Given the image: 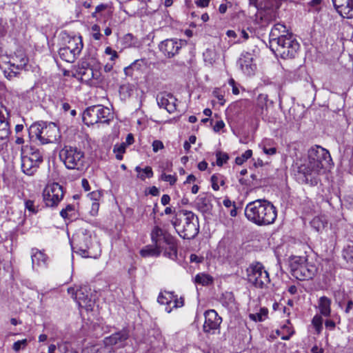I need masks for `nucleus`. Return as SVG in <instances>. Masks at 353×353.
<instances>
[{"label": "nucleus", "instance_id": "obj_51", "mask_svg": "<svg viewBox=\"0 0 353 353\" xmlns=\"http://www.w3.org/2000/svg\"><path fill=\"white\" fill-rule=\"evenodd\" d=\"M160 179L168 182L170 185H173L176 181V176L175 175L166 174L163 172L161 175Z\"/></svg>", "mask_w": 353, "mask_h": 353}, {"label": "nucleus", "instance_id": "obj_7", "mask_svg": "<svg viewBox=\"0 0 353 353\" xmlns=\"http://www.w3.org/2000/svg\"><path fill=\"white\" fill-rule=\"evenodd\" d=\"M181 213L185 216L183 229L181 230L178 229L179 225L176 221H172V225L181 237L184 239H192L198 234L199 231V218L192 211L183 210Z\"/></svg>", "mask_w": 353, "mask_h": 353}, {"label": "nucleus", "instance_id": "obj_41", "mask_svg": "<svg viewBox=\"0 0 353 353\" xmlns=\"http://www.w3.org/2000/svg\"><path fill=\"white\" fill-rule=\"evenodd\" d=\"M75 209L73 205H68L65 208L62 209L60 212V215L63 219H71L74 216Z\"/></svg>", "mask_w": 353, "mask_h": 353}, {"label": "nucleus", "instance_id": "obj_14", "mask_svg": "<svg viewBox=\"0 0 353 353\" xmlns=\"http://www.w3.org/2000/svg\"><path fill=\"white\" fill-rule=\"evenodd\" d=\"M28 59L23 53L13 57L7 63L8 68L4 70L5 77L10 80L17 77L19 70L23 69L26 65Z\"/></svg>", "mask_w": 353, "mask_h": 353}, {"label": "nucleus", "instance_id": "obj_44", "mask_svg": "<svg viewBox=\"0 0 353 353\" xmlns=\"http://www.w3.org/2000/svg\"><path fill=\"white\" fill-rule=\"evenodd\" d=\"M270 141H264L260 144V147L262 148L263 151L268 155H272L276 154V149L274 147H268L270 144Z\"/></svg>", "mask_w": 353, "mask_h": 353}, {"label": "nucleus", "instance_id": "obj_5", "mask_svg": "<svg viewBox=\"0 0 353 353\" xmlns=\"http://www.w3.org/2000/svg\"><path fill=\"white\" fill-rule=\"evenodd\" d=\"M59 157L68 170L81 171L85 167L84 152L76 147L64 146L59 152Z\"/></svg>", "mask_w": 353, "mask_h": 353}, {"label": "nucleus", "instance_id": "obj_38", "mask_svg": "<svg viewBox=\"0 0 353 353\" xmlns=\"http://www.w3.org/2000/svg\"><path fill=\"white\" fill-rule=\"evenodd\" d=\"M212 188L214 190H219V185H225V177L220 174H214L211 176Z\"/></svg>", "mask_w": 353, "mask_h": 353}, {"label": "nucleus", "instance_id": "obj_17", "mask_svg": "<svg viewBox=\"0 0 353 353\" xmlns=\"http://www.w3.org/2000/svg\"><path fill=\"white\" fill-rule=\"evenodd\" d=\"M182 47V41L176 39H165L159 46L160 51L167 57L171 58L178 54Z\"/></svg>", "mask_w": 353, "mask_h": 353}, {"label": "nucleus", "instance_id": "obj_33", "mask_svg": "<svg viewBox=\"0 0 353 353\" xmlns=\"http://www.w3.org/2000/svg\"><path fill=\"white\" fill-rule=\"evenodd\" d=\"M59 55L60 58L66 62L73 63L77 59L79 55L75 54V52L72 50L68 49L66 47L63 46L59 50Z\"/></svg>", "mask_w": 353, "mask_h": 353}, {"label": "nucleus", "instance_id": "obj_25", "mask_svg": "<svg viewBox=\"0 0 353 353\" xmlns=\"http://www.w3.org/2000/svg\"><path fill=\"white\" fill-rule=\"evenodd\" d=\"M112 14L111 6L108 3H101L95 8L94 12L92 13V17L97 21H105L111 17Z\"/></svg>", "mask_w": 353, "mask_h": 353}, {"label": "nucleus", "instance_id": "obj_56", "mask_svg": "<svg viewBox=\"0 0 353 353\" xmlns=\"http://www.w3.org/2000/svg\"><path fill=\"white\" fill-rule=\"evenodd\" d=\"M105 53L110 56V60L111 61H114L119 57L117 52L113 50L111 47H107L105 49Z\"/></svg>", "mask_w": 353, "mask_h": 353}, {"label": "nucleus", "instance_id": "obj_30", "mask_svg": "<svg viewBox=\"0 0 353 353\" xmlns=\"http://www.w3.org/2000/svg\"><path fill=\"white\" fill-rule=\"evenodd\" d=\"M332 301L327 296H321L319 300V309L322 316H330L331 313Z\"/></svg>", "mask_w": 353, "mask_h": 353}, {"label": "nucleus", "instance_id": "obj_18", "mask_svg": "<svg viewBox=\"0 0 353 353\" xmlns=\"http://www.w3.org/2000/svg\"><path fill=\"white\" fill-rule=\"evenodd\" d=\"M146 68L147 61L145 59H137L124 68V73L126 76L137 79L144 72Z\"/></svg>", "mask_w": 353, "mask_h": 353}, {"label": "nucleus", "instance_id": "obj_37", "mask_svg": "<svg viewBox=\"0 0 353 353\" xmlns=\"http://www.w3.org/2000/svg\"><path fill=\"white\" fill-rule=\"evenodd\" d=\"M168 248H164V256L168 257L172 260H174L177 257V246L175 239L172 241V244H166Z\"/></svg>", "mask_w": 353, "mask_h": 353}, {"label": "nucleus", "instance_id": "obj_64", "mask_svg": "<svg viewBox=\"0 0 353 353\" xmlns=\"http://www.w3.org/2000/svg\"><path fill=\"white\" fill-rule=\"evenodd\" d=\"M225 127V123L222 120L218 121L216 122L214 126V130L215 132H219L221 129H223Z\"/></svg>", "mask_w": 353, "mask_h": 353}, {"label": "nucleus", "instance_id": "obj_28", "mask_svg": "<svg viewBox=\"0 0 353 353\" xmlns=\"http://www.w3.org/2000/svg\"><path fill=\"white\" fill-rule=\"evenodd\" d=\"M269 104H272V101L269 100L267 94H259L256 99V112L259 114L263 115L267 112Z\"/></svg>", "mask_w": 353, "mask_h": 353}, {"label": "nucleus", "instance_id": "obj_15", "mask_svg": "<svg viewBox=\"0 0 353 353\" xmlns=\"http://www.w3.org/2000/svg\"><path fill=\"white\" fill-rule=\"evenodd\" d=\"M150 236L154 245L157 248H161L162 249H164L163 243L172 245V241L175 239L167 231L157 225L153 228Z\"/></svg>", "mask_w": 353, "mask_h": 353}, {"label": "nucleus", "instance_id": "obj_6", "mask_svg": "<svg viewBox=\"0 0 353 353\" xmlns=\"http://www.w3.org/2000/svg\"><path fill=\"white\" fill-rule=\"evenodd\" d=\"M247 279L257 288H264L270 283L269 273L259 262L251 263L246 269Z\"/></svg>", "mask_w": 353, "mask_h": 353}, {"label": "nucleus", "instance_id": "obj_3", "mask_svg": "<svg viewBox=\"0 0 353 353\" xmlns=\"http://www.w3.org/2000/svg\"><path fill=\"white\" fill-rule=\"evenodd\" d=\"M29 134L35 137L43 145L56 143L61 138L59 128L52 122L33 123L29 128Z\"/></svg>", "mask_w": 353, "mask_h": 353}, {"label": "nucleus", "instance_id": "obj_50", "mask_svg": "<svg viewBox=\"0 0 353 353\" xmlns=\"http://www.w3.org/2000/svg\"><path fill=\"white\" fill-rule=\"evenodd\" d=\"M124 46L127 47H132L135 46L134 37L132 34H126L123 38Z\"/></svg>", "mask_w": 353, "mask_h": 353}, {"label": "nucleus", "instance_id": "obj_60", "mask_svg": "<svg viewBox=\"0 0 353 353\" xmlns=\"http://www.w3.org/2000/svg\"><path fill=\"white\" fill-rule=\"evenodd\" d=\"M312 224L317 229V230H319L321 228L324 227V223L321 221L319 218H314L312 221Z\"/></svg>", "mask_w": 353, "mask_h": 353}, {"label": "nucleus", "instance_id": "obj_8", "mask_svg": "<svg viewBox=\"0 0 353 353\" xmlns=\"http://www.w3.org/2000/svg\"><path fill=\"white\" fill-rule=\"evenodd\" d=\"M68 292L74 296V298L79 307L84 308L87 311H91L95 303L91 288L88 285L81 286L76 291L74 288H68Z\"/></svg>", "mask_w": 353, "mask_h": 353}, {"label": "nucleus", "instance_id": "obj_2", "mask_svg": "<svg viewBox=\"0 0 353 353\" xmlns=\"http://www.w3.org/2000/svg\"><path fill=\"white\" fill-rule=\"evenodd\" d=\"M245 215L257 225H268L274 223L277 211L274 205L265 199H256L247 204Z\"/></svg>", "mask_w": 353, "mask_h": 353}, {"label": "nucleus", "instance_id": "obj_29", "mask_svg": "<svg viewBox=\"0 0 353 353\" xmlns=\"http://www.w3.org/2000/svg\"><path fill=\"white\" fill-rule=\"evenodd\" d=\"M83 121L87 125H92L99 123L94 105L85 109L83 114Z\"/></svg>", "mask_w": 353, "mask_h": 353}, {"label": "nucleus", "instance_id": "obj_47", "mask_svg": "<svg viewBox=\"0 0 353 353\" xmlns=\"http://www.w3.org/2000/svg\"><path fill=\"white\" fill-rule=\"evenodd\" d=\"M285 35H279L275 30H271L270 33V43L271 46H277L279 39L284 38Z\"/></svg>", "mask_w": 353, "mask_h": 353}, {"label": "nucleus", "instance_id": "obj_22", "mask_svg": "<svg viewBox=\"0 0 353 353\" xmlns=\"http://www.w3.org/2000/svg\"><path fill=\"white\" fill-rule=\"evenodd\" d=\"M129 338V332L126 329H123L118 332L112 334L109 337H106L105 339V344L110 345H117L122 347L125 343V341Z\"/></svg>", "mask_w": 353, "mask_h": 353}, {"label": "nucleus", "instance_id": "obj_21", "mask_svg": "<svg viewBox=\"0 0 353 353\" xmlns=\"http://www.w3.org/2000/svg\"><path fill=\"white\" fill-rule=\"evenodd\" d=\"M212 196L205 193L199 194L195 200V208L203 214H210L212 210Z\"/></svg>", "mask_w": 353, "mask_h": 353}, {"label": "nucleus", "instance_id": "obj_10", "mask_svg": "<svg viewBox=\"0 0 353 353\" xmlns=\"http://www.w3.org/2000/svg\"><path fill=\"white\" fill-rule=\"evenodd\" d=\"M43 162V154L38 149L30 148L28 154L21 156V169L28 176L33 175Z\"/></svg>", "mask_w": 353, "mask_h": 353}, {"label": "nucleus", "instance_id": "obj_35", "mask_svg": "<svg viewBox=\"0 0 353 353\" xmlns=\"http://www.w3.org/2000/svg\"><path fill=\"white\" fill-rule=\"evenodd\" d=\"M163 250V249L161 248H157L156 245L154 247L146 246L145 248L141 250L140 254L143 257L158 256L160 255Z\"/></svg>", "mask_w": 353, "mask_h": 353}, {"label": "nucleus", "instance_id": "obj_59", "mask_svg": "<svg viewBox=\"0 0 353 353\" xmlns=\"http://www.w3.org/2000/svg\"><path fill=\"white\" fill-rule=\"evenodd\" d=\"M152 146L154 152H157L159 150L164 148L163 142L160 140H154L152 142Z\"/></svg>", "mask_w": 353, "mask_h": 353}, {"label": "nucleus", "instance_id": "obj_43", "mask_svg": "<svg viewBox=\"0 0 353 353\" xmlns=\"http://www.w3.org/2000/svg\"><path fill=\"white\" fill-rule=\"evenodd\" d=\"M343 257L347 263H353V245H347L344 248Z\"/></svg>", "mask_w": 353, "mask_h": 353}, {"label": "nucleus", "instance_id": "obj_46", "mask_svg": "<svg viewBox=\"0 0 353 353\" xmlns=\"http://www.w3.org/2000/svg\"><path fill=\"white\" fill-rule=\"evenodd\" d=\"M126 145L124 143L121 144H117L114 145L113 151L116 154V158L119 160H121L123 159V154L125 151Z\"/></svg>", "mask_w": 353, "mask_h": 353}, {"label": "nucleus", "instance_id": "obj_62", "mask_svg": "<svg viewBox=\"0 0 353 353\" xmlns=\"http://www.w3.org/2000/svg\"><path fill=\"white\" fill-rule=\"evenodd\" d=\"M99 208V203L97 201H93L92 203V208L90 210V213L92 215H96L98 212Z\"/></svg>", "mask_w": 353, "mask_h": 353}, {"label": "nucleus", "instance_id": "obj_24", "mask_svg": "<svg viewBox=\"0 0 353 353\" xmlns=\"http://www.w3.org/2000/svg\"><path fill=\"white\" fill-rule=\"evenodd\" d=\"M74 241L77 242V245L80 246L83 250V254L88 252L91 241V234L87 230H81L75 236Z\"/></svg>", "mask_w": 353, "mask_h": 353}, {"label": "nucleus", "instance_id": "obj_57", "mask_svg": "<svg viewBox=\"0 0 353 353\" xmlns=\"http://www.w3.org/2000/svg\"><path fill=\"white\" fill-rule=\"evenodd\" d=\"M272 29L275 30L279 35H283V34L287 32L285 26L282 23L275 24Z\"/></svg>", "mask_w": 353, "mask_h": 353}, {"label": "nucleus", "instance_id": "obj_54", "mask_svg": "<svg viewBox=\"0 0 353 353\" xmlns=\"http://www.w3.org/2000/svg\"><path fill=\"white\" fill-rule=\"evenodd\" d=\"M92 32V37L94 40L99 41L101 39L102 34L100 32V27L97 24H94L91 28Z\"/></svg>", "mask_w": 353, "mask_h": 353}, {"label": "nucleus", "instance_id": "obj_52", "mask_svg": "<svg viewBox=\"0 0 353 353\" xmlns=\"http://www.w3.org/2000/svg\"><path fill=\"white\" fill-rule=\"evenodd\" d=\"M25 208L32 214H37L38 212V207L34 205V202L32 200L25 201Z\"/></svg>", "mask_w": 353, "mask_h": 353}, {"label": "nucleus", "instance_id": "obj_16", "mask_svg": "<svg viewBox=\"0 0 353 353\" xmlns=\"http://www.w3.org/2000/svg\"><path fill=\"white\" fill-rule=\"evenodd\" d=\"M237 65L241 71L248 76L254 74L256 70V65L254 63V56L250 52H242L237 61Z\"/></svg>", "mask_w": 353, "mask_h": 353}, {"label": "nucleus", "instance_id": "obj_1", "mask_svg": "<svg viewBox=\"0 0 353 353\" xmlns=\"http://www.w3.org/2000/svg\"><path fill=\"white\" fill-rule=\"evenodd\" d=\"M332 162L330 152L326 149L314 145L307 151V157L296 163L295 176L301 184L315 186L319 182L321 171Z\"/></svg>", "mask_w": 353, "mask_h": 353}, {"label": "nucleus", "instance_id": "obj_23", "mask_svg": "<svg viewBox=\"0 0 353 353\" xmlns=\"http://www.w3.org/2000/svg\"><path fill=\"white\" fill-rule=\"evenodd\" d=\"M8 115L7 108L0 105V139L1 140L8 137L10 134V126L7 120Z\"/></svg>", "mask_w": 353, "mask_h": 353}, {"label": "nucleus", "instance_id": "obj_19", "mask_svg": "<svg viewBox=\"0 0 353 353\" xmlns=\"http://www.w3.org/2000/svg\"><path fill=\"white\" fill-rule=\"evenodd\" d=\"M336 12L343 18L353 19V0H332Z\"/></svg>", "mask_w": 353, "mask_h": 353}, {"label": "nucleus", "instance_id": "obj_48", "mask_svg": "<svg viewBox=\"0 0 353 353\" xmlns=\"http://www.w3.org/2000/svg\"><path fill=\"white\" fill-rule=\"evenodd\" d=\"M216 164L219 166H222L229 159L228 154L225 152H222L221 151L216 152Z\"/></svg>", "mask_w": 353, "mask_h": 353}, {"label": "nucleus", "instance_id": "obj_27", "mask_svg": "<svg viewBox=\"0 0 353 353\" xmlns=\"http://www.w3.org/2000/svg\"><path fill=\"white\" fill-rule=\"evenodd\" d=\"M64 46L79 55L83 46L81 37H68Z\"/></svg>", "mask_w": 353, "mask_h": 353}, {"label": "nucleus", "instance_id": "obj_63", "mask_svg": "<svg viewBox=\"0 0 353 353\" xmlns=\"http://www.w3.org/2000/svg\"><path fill=\"white\" fill-rule=\"evenodd\" d=\"M210 0H196L195 1L196 5L200 8H205L209 5Z\"/></svg>", "mask_w": 353, "mask_h": 353}, {"label": "nucleus", "instance_id": "obj_36", "mask_svg": "<svg viewBox=\"0 0 353 353\" xmlns=\"http://www.w3.org/2000/svg\"><path fill=\"white\" fill-rule=\"evenodd\" d=\"M78 73L81 75L82 81L89 82L93 79L94 77V70L90 67H85L82 65V67L79 68Z\"/></svg>", "mask_w": 353, "mask_h": 353}, {"label": "nucleus", "instance_id": "obj_39", "mask_svg": "<svg viewBox=\"0 0 353 353\" xmlns=\"http://www.w3.org/2000/svg\"><path fill=\"white\" fill-rule=\"evenodd\" d=\"M268 310L266 308H261L260 312L255 314H250L249 317L251 320L257 322L263 321L268 315Z\"/></svg>", "mask_w": 353, "mask_h": 353}, {"label": "nucleus", "instance_id": "obj_45", "mask_svg": "<svg viewBox=\"0 0 353 353\" xmlns=\"http://www.w3.org/2000/svg\"><path fill=\"white\" fill-rule=\"evenodd\" d=\"M312 323L314 327L316 332L319 334L323 329V319L321 316L318 314L315 315L312 320Z\"/></svg>", "mask_w": 353, "mask_h": 353}, {"label": "nucleus", "instance_id": "obj_55", "mask_svg": "<svg viewBox=\"0 0 353 353\" xmlns=\"http://www.w3.org/2000/svg\"><path fill=\"white\" fill-rule=\"evenodd\" d=\"M58 350L63 353H77L72 348H70L67 343L58 344Z\"/></svg>", "mask_w": 353, "mask_h": 353}, {"label": "nucleus", "instance_id": "obj_61", "mask_svg": "<svg viewBox=\"0 0 353 353\" xmlns=\"http://www.w3.org/2000/svg\"><path fill=\"white\" fill-rule=\"evenodd\" d=\"M229 85L232 86V93L234 94H239V90L236 84L235 81L233 79H230L229 80Z\"/></svg>", "mask_w": 353, "mask_h": 353}, {"label": "nucleus", "instance_id": "obj_32", "mask_svg": "<svg viewBox=\"0 0 353 353\" xmlns=\"http://www.w3.org/2000/svg\"><path fill=\"white\" fill-rule=\"evenodd\" d=\"M82 353H117L113 347L105 344L103 346L92 345L86 347L83 350Z\"/></svg>", "mask_w": 353, "mask_h": 353}, {"label": "nucleus", "instance_id": "obj_4", "mask_svg": "<svg viewBox=\"0 0 353 353\" xmlns=\"http://www.w3.org/2000/svg\"><path fill=\"white\" fill-rule=\"evenodd\" d=\"M290 272L300 281L312 279L317 272V267L309 262L305 256L292 255L288 260Z\"/></svg>", "mask_w": 353, "mask_h": 353}, {"label": "nucleus", "instance_id": "obj_26", "mask_svg": "<svg viewBox=\"0 0 353 353\" xmlns=\"http://www.w3.org/2000/svg\"><path fill=\"white\" fill-rule=\"evenodd\" d=\"M94 107L97 117H99V123L108 124L113 118L110 110L101 105H94Z\"/></svg>", "mask_w": 353, "mask_h": 353}, {"label": "nucleus", "instance_id": "obj_49", "mask_svg": "<svg viewBox=\"0 0 353 353\" xmlns=\"http://www.w3.org/2000/svg\"><path fill=\"white\" fill-rule=\"evenodd\" d=\"M252 155V151L251 150H246L240 157H237L235 159V162L237 165H242L245 161L250 159Z\"/></svg>", "mask_w": 353, "mask_h": 353}, {"label": "nucleus", "instance_id": "obj_34", "mask_svg": "<svg viewBox=\"0 0 353 353\" xmlns=\"http://www.w3.org/2000/svg\"><path fill=\"white\" fill-rule=\"evenodd\" d=\"M134 170L137 172V177L141 181H145L146 178H152L153 176V171L151 167L146 166L145 168H141L140 166H137Z\"/></svg>", "mask_w": 353, "mask_h": 353}, {"label": "nucleus", "instance_id": "obj_53", "mask_svg": "<svg viewBox=\"0 0 353 353\" xmlns=\"http://www.w3.org/2000/svg\"><path fill=\"white\" fill-rule=\"evenodd\" d=\"M28 345V340L27 339H23L21 341H17L15 343H14L12 348L14 351L18 352L20 350L25 349V347Z\"/></svg>", "mask_w": 353, "mask_h": 353}, {"label": "nucleus", "instance_id": "obj_12", "mask_svg": "<svg viewBox=\"0 0 353 353\" xmlns=\"http://www.w3.org/2000/svg\"><path fill=\"white\" fill-rule=\"evenodd\" d=\"M204 317L203 332L210 335L219 334L222 318L218 313L214 310H208L204 312Z\"/></svg>", "mask_w": 353, "mask_h": 353}, {"label": "nucleus", "instance_id": "obj_13", "mask_svg": "<svg viewBox=\"0 0 353 353\" xmlns=\"http://www.w3.org/2000/svg\"><path fill=\"white\" fill-rule=\"evenodd\" d=\"M157 301L161 305H165V311L168 313L172 312L173 308L181 307L184 305V299L183 297L178 298L173 292L163 291L161 292Z\"/></svg>", "mask_w": 353, "mask_h": 353}, {"label": "nucleus", "instance_id": "obj_58", "mask_svg": "<svg viewBox=\"0 0 353 353\" xmlns=\"http://www.w3.org/2000/svg\"><path fill=\"white\" fill-rule=\"evenodd\" d=\"M212 94L219 100L220 105H223L225 104L224 95L221 93L219 89H215Z\"/></svg>", "mask_w": 353, "mask_h": 353}, {"label": "nucleus", "instance_id": "obj_9", "mask_svg": "<svg viewBox=\"0 0 353 353\" xmlns=\"http://www.w3.org/2000/svg\"><path fill=\"white\" fill-rule=\"evenodd\" d=\"M299 48L300 45L294 37L287 33L284 38L279 39L276 50L283 59H292L295 57Z\"/></svg>", "mask_w": 353, "mask_h": 353}, {"label": "nucleus", "instance_id": "obj_11", "mask_svg": "<svg viewBox=\"0 0 353 353\" xmlns=\"http://www.w3.org/2000/svg\"><path fill=\"white\" fill-rule=\"evenodd\" d=\"M63 188L58 183L48 185L43 192V199L47 207L54 208L58 205L63 198Z\"/></svg>", "mask_w": 353, "mask_h": 353}, {"label": "nucleus", "instance_id": "obj_31", "mask_svg": "<svg viewBox=\"0 0 353 353\" xmlns=\"http://www.w3.org/2000/svg\"><path fill=\"white\" fill-rule=\"evenodd\" d=\"M46 260L47 257L45 255V254H43V252L37 249L32 250V262L33 268H34L35 266H45L46 264Z\"/></svg>", "mask_w": 353, "mask_h": 353}, {"label": "nucleus", "instance_id": "obj_20", "mask_svg": "<svg viewBox=\"0 0 353 353\" xmlns=\"http://www.w3.org/2000/svg\"><path fill=\"white\" fill-rule=\"evenodd\" d=\"M176 101L174 97L170 93H159L157 96L158 105L165 109L169 113H172L176 110Z\"/></svg>", "mask_w": 353, "mask_h": 353}, {"label": "nucleus", "instance_id": "obj_40", "mask_svg": "<svg viewBox=\"0 0 353 353\" xmlns=\"http://www.w3.org/2000/svg\"><path fill=\"white\" fill-rule=\"evenodd\" d=\"M212 278L205 274H198L194 278V282L202 285H208L212 283Z\"/></svg>", "mask_w": 353, "mask_h": 353}, {"label": "nucleus", "instance_id": "obj_42", "mask_svg": "<svg viewBox=\"0 0 353 353\" xmlns=\"http://www.w3.org/2000/svg\"><path fill=\"white\" fill-rule=\"evenodd\" d=\"M203 59L205 63L210 65H212L216 59V55L214 50L211 49H207L203 52Z\"/></svg>", "mask_w": 353, "mask_h": 353}]
</instances>
